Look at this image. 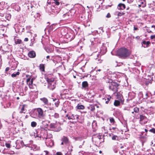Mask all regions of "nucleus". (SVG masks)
Returning <instances> with one entry per match:
<instances>
[{
	"label": "nucleus",
	"instance_id": "obj_38",
	"mask_svg": "<svg viewBox=\"0 0 155 155\" xmlns=\"http://www.w3.org/2000/svg\"><path fill=\"white\" fill-rule=\"evenodd\" d=\"M75 115L74 114H72L71 116L72 117V119L75 120Z\"/></svg>",
	"mask_w": 155,
	"mask_h": 155
},
{
	"label": "nucleus",
	"instance_id": "obj_19",
	"mask_svg": "<svg viewBox=\"0 0 155 155\" xmlns=\"http://www.w3.org/2000/svg\"><path fill=\"white\" fill-rule=\"evenodd\" d=\"M47 81H48V84H51L52 82H54V80L53 78L49 79L48 78L47 79Z\"/></svg>",
	"mask_w": 155,
	"mask_h": 155
},
{
	"label": "nucleus",
	"instance_id": "obj_60",
	"mask_svg": "<svg viewBox=\"0 0 155 155\" xmlns=\"http://www.w3.org/2000/svg\"><path fill=\"white\" fill-rule=\"evenodd\" d=\"M64 143L63 142V141H62V142H61V145H63L64 144Z\"/></svg>",
	"mask_w": 155,
	"mask_h": 155
},
{
	"label": "nucleus",
	"instance_id": "obj_8",
	"mask_svg": "<svg viewBox=\"0 0 155 155\" xmlns=\"http://www.w3.org/2000/svg\"><path fill=\"white\" fill-rule=\"evenodd\" d=\"M71 16L70 13L68 12L64 14L63 15V17L64 20H68L71 18Z\"/></svg>",
	"mask_w": 155,
	"mask_h": 155
},
{
	"label": "nucleus",
	"instance_id": "obj_30",
	"mask_svg": "<svg viewBox=\"0 0 155 155\" xmlns=\"http://www.w3.org/2000/svg\"><path fill=\"white\" fill-rule=\"evenodd\" d=\"M15 43L16 44H20L21 42V41L20 39L15 40Z\"/></svg>",
	"mask_w": 155,
	"mask_h": 155
},
{
	"label": "nucleus",
	"instance_id": "obj_10",
	"mask_svg": "<svg viewBox=\"0 0 155 155\" xmlns=\"http://www.w3.org/2000/svg\"><path fill=\"white\" fill-rule=\"evenodd\" d=\"M55 82H52L51 84L48 85V87L50 90H53L55 88Z\"/></svg>",
	"mask_w": 155,
	"mask_h": 155
},
{
	"label": "nucleus",
	"instance_id": "obj_22",
	"mask_svg": "<svg viewBox=\"0 0 155 155\" xmlns=\"http://www.w3.org/2000/svg\"><path fill=\"white\" fill-rule=\"evenodd\" d=\"M119 138L116 135H113L111 137V139L113 140H119Z\"/></svg>",
	"mask_w": 155,
	"mask_h": 155
},
{
	"label": "nucleus",
	"instance_id": "obj_21",
	"mask_svg": "<svg viewBox=\"0 0 155 155\" xmlns=\"http://www.w3.org/2000/svg\"><path fill=\"white\" fill-rule=\"evenodd\" d=\"M88 108L91 111H93L95 110V106L94 105H91L88 107Z\"/></svg>",
	"mask_w": 155,
	"mask_h": 155
},
{
	"label": "nucleus",
	"instance_id": "obj_61",
	"mask_svg": "<svg viewBox=\"0 0 155 155\" xmlns=\"http://www.w3.org/2000/svg\"><path fill=\"white\" fill-rule=\"evenodd\" d=\"M50 58V56H47V57H46V58Z\"/></svg>",
	"mask_w": 155,
	"mask_h": 155
},
{
	"label": "nucleus",
	"instance_id": "obj_59",
	"mask_svg": "<svg viewBox=\"0 0 155 155\" xmlns=\"http://www.w3.org/2000/svg\"><path fill=\"white\" fill-rule=\"evenodd\" d=\"M58 100L57 99H53V101H57V100L58 101Z\"/></svg>",
	"mask_w": 155,
	"mask_h": 155
},
{
	"label": "nucleus",
	"instance_id": "obj_54",
	"mask_svg": "<svg viewBox=\"0 0 155 155\" xmlns=\"http://www.w3.org/2000/svg\"><path fill=\"white\" fill-rule=\"evenodd\" d=\"M9 69V68H6L5 69V71H8Z\"/></svg>",
	"mask_w": 155,
	"mask_h": 155
},
{
	"label": "nucleus",
	"instance_id": "obj_18",
	"mask_svg": "<svg viewBox=\"0 0 155 155\" xmlns=\"http://www.w3.org/2000/svg\"><path fill=\"white\" fill-rule=\"evenodd\" d=\"M50 110H51V111L49 112V116L51 117H52L53 116L54 114L55 113L54 110L53 109H50Z\"/></svg>",
	"mask_w": 155,
	"mask_h": 155
},
{
	"label": "nucleus",
	"instance_id": "obj_37",
	"mask_svg": "<svg viewBox=\"0 0 155 155\" xmlns=\"http://www.w3.org/2000/svg\"><path fill=\"white\" fill-rule=\"evenodd\" d=\"M111 98V97H107L106 98H105L104 99L105 101H106V100L107 99V101H110V99Z\"/></svg>",
	"mask_w": 155,
	"mask_h": 155
},
{
	"label": "nucleus",
	"instance_id": "obj_34",
	"mask_svg": "<svg viewBox=\"0 0 155 155\" xmlns=\"http://www.w3.org/2000/svg\"><path fill=\"white\" fill-rule=\"evenodd\" d=\"M59 103L60 102H59V101L58 100V101H57L55 103H54V104H55V106L57 107H58V106L59 105Z\"/></svg>",
	"mask_w": 155,
	"mask_h": 155
},
{
	"label": "nucleus",
	"instance_id": "obj_31",
	"mask_svg": "<svg viewBox=\"0 0 155 155\" xmlns=\"http://www.w3.org/2000/svg\"><path fill=\"white\" fill-rule=\"evenodd\" d=\"M59 0H54V3H55V4L57 5H59L60 2H59Z\"/></svg>",
	"mask_w": 155,
	"mask_h": 155
},
{
	"label": "nucleus",
	"instance_id": "obj_64",
	"mask_svg": "<svg viewBox=\"0 0 155 155\" xmlns=\"http://www.w3.org/2000/svg\"><path fill=\"white\" fill-rule=\"evenodd\" d=\"M101 71V69H98V70H97V71Z\"/></svg>",
	"mask_w": 155,
	"mask_h": 155
},
{
	"label": "nucleus",
	"instance_id": "obj_28",
	"mask_svg": "<svg viewBox=\"0 0 155 155\" xmlns=\"http://www.w3.org/2000/svg\"><path fill=\"white\" fill-rule=\"evenodd\" d=\"M59 117V115L58 113H55L54 114L53 116L52 117H54L55 118H58Z\"/></svg>",
	"mask_w": 155,
	"mask_h": 155
},
{
	"label": "nucleus",
	"instance_id": "obj_55",
	"mask_svg": "<svg viewBox=\"0 0 155 155\" xmlns=\"http://www.w3.org/2000/svg\"><path fill=\"white\" fill-rule=\"evenodd\" d=\"M144 131H145V132H146V133H147L148 132V130L147 129H145Z\"/></svg>",
	"mask_w": 155,
	"mask_h": 155
},
{
	"label": "nucleus",
	"instance_id": "obj_63",
	"mask_svg": "<svg viewBox=\"0 0 155 155\" xmlns=\"http://www.w3.org/2000/svg\"><path fill=\"white\" fill-rule=\"evenodd\" d=\"M66 117L68 118V117H69L68 115V114L66 115Z\"/></svg>",
	"mask_w": 155,
	"mask_h": 155
},
{
	"label": "nucleus",
	"instance_id": "obj_15",
	"mask_svg": "<svg viewBox=\"0 0 155 155\" xmlns=\"http://www.w3.org/2000/svg\"><path fill=\"white\" fill-rule=\"evenodd\" d=\"M26 106V105L24 104L22 105V108L21 109V111H20V113H25L26 110L25 109V108Z\"/></svg>",
	"mask_w": 155,
	"mask_h": 155
},
{
	"label": "nucleus",
	"instance_id": "obj_24",
	"mask_svg": "<svg viewBox=\"0 0 155 155\" xmlns=\"http://www.w3.org/2000/svg\"><path fill=\"white\" fill-rule=\"evenodd\" d=\"M15 9V10L19 12L20 10V8L18 5H16L14 7Z\"/></svg>",
	"mask_w": 155,
	"mask_h": 155
},
{
	"label": "nucleus",
	"instance_id": "obj_3",
	"mask_svg": "<svg viewBox=\"0 0 155 155\" xmlns=\"http://www.w3.org/2000/svg\"><path fill=\"white\" fill-rule=\"evenodd\" d=\"M118 84L117 83L115 82H112L110 85L109 86V88L114 92H116L117 91V87Z\"/></svg>",
	"mask_w": 155,
	"mask_h": 155
},
{
	"label": "nucleus",
	"instance_id": "obj_36",
	"mask_svg": "<svg viewBox=\"0 0 155 155\" xmlns=\"http://www.w3.org/2000/svg\"><path fill=\"white\" fill-rule=\"evenodd\" d=\"M5 146L7 148H10V145L8 143H6Z\"/></svg>",
	"mask_w": 155,
	"mask_h": 155
},
{
	"label": "nucleus",
	"instance_id": "obj_26",
	"mask_svg": "<svg viewBox=\"0 0 155 155\" xmlns=\"http://www.w3.org/2000/svg\"><path fill=\"white\" fill-rule=\"evenodd\" d=\"M40 69L42 71H44L45 70V67L43 64H40Z\"/></svg>",
	"mask_w": 155,
	"mask_h": 155
},
{
	"label": "nucleus",
	"instance_id": "obj_42",
	"mask_svg": "<svg viewBox=\"0 0 155 155\" xmlns=\"http://www.w3.org/2000/svg\"><path fill=\"white\" fill-rule=\"evenodd\" d=\"M124 14V13H120V12H119L118 13V16H122V15H123Z\"/></svg>",
	"mask_w": 155,
	"mask_h": 155
},
{
	"label": "nucleus",
	"instance_id": "obj_25",
	"mask_svg": "<svg viewBox=\"0 0 155 155\" xmlns=\"http://www.w3.org/2000/svg\"><path fill=\"white\" fill-rule=\"evenodd\" d=\"M19 74H20L19 72H17L15 73H14L12 74L11 75V76L13 78L17 76V75H19Z\"/></svg>",
	"mask_w": 155,
	"mask_h": 155
},
{
	"label": "nucleus",
	"instance_id": "obj_39",
	"mask_svg": "<svg viewBox=\"0 0 155 155\" xmlns=\"http://www.w3.org/2000/svg\"><path fill=\"white\" fill-rule=\"evenodd\" d=\"M75 119H76L77 120H78L80 119L79 118V116L77 114L75 115Z\"/></svg>",
	"mask_w": 155,
	"mask_h": 155
},
{
	"label": "nucleus",
	"instance_id": "obj_11",
	"mask_svg": "<svg viewBox=\"0 0 155 155\" xmlns=\"http://www.w3.org/2000/svg\"><path fill=\"white\" fill-rule=\"evenodd\" d=\"M82 89H85L87 88L88 87V84L87 81H84L82 82Z\"/></svg>",
	"mask_w": 155,
	"mask_h": 155
},
{
	"label": "nucleus",
	"instance_id": "obj_35",
	"mask_svg": "<svg viewBox=\"0 0 155 155\" xmlns=\"http://www.w3.org/2000/svg\"><path fill=\"white\" fill-rule=\"evenodd\" d=\"M149 131L150 132H151L153 133H155V129L154 128H153L151 129H150L149 130Z\"/></svg>",
	"mask_w": 155,
	"mask_h": 155
},
{
	"label": "nucleus",
	"instance_id": "obj_44",
	"mask_svg": "<svg viewBox=\"0 0 155 155\" xmlns=\"http://www.w3.org/2000/svg\"><path fill=\"white\" fill-rule=\"evenodd\" d=\"M62 153L61 152H58L56 153V155H62Z\"/></svg>",
	"mask_w": 155,
	"mask_h": 155
},
{
	"label": "nucleus",
	"instance_id": "obj_58",
	"mask_svg": "<svg viewBox=\"0 0 155 155\" xmlns=\"http://www.w3.org/2000/svg\"><path fill=\"white\" fill-rule=\"evenodd\" d=\"M109 101L107 100L105 101V103L106 104H107L108 103Z\"/></svg>",
	"mask_w": 155,
	"mask_h": 155
},
{
	"label": "nucleus",
	"instance_id": "obj_23",
	"mask_svg": "<svg viewBox=\"0 0 155 155\" xmlns=\"http://www.w3.org/2000/svg\"><path fill=\"white\" fill-rule=\"evenodd\" d=\"M29 144H28L27 146H28V145ZM29 147H31V149L33 150H36L37 149V146L35 145H31V146H30V145L28 146Z\"/></svg>",
	"mask_w": 155,
	"mask_h": 155
},
{
	"label": "nucleus",
	"instance_id": "obj_53",
	"mask_svg": "<svg viewBox=\"0 0 155 155\" xmlns=\"http://www.w3.org/2000/svg\"><path fill=\"white\" fill-rule=\"evenodd\" d=\"M134 30H136L138 29L137 28H136L135 27H134Z\"/></svg>",
	"mask_w": 155,
	"mask_h": 155
},
{
	"label": "nucleus",
	"instance_id": "obj_17",
	"mask_svg": "<svg viewBox=\"0 0 155 155\" xmlns=\"http://www.w3.org/2000/svg\"><path fill=\"white\" fill-rule=\"evenodd\" d=\"M40 100L43 102L45 104H47L48 103L47 99L45 98L44 97L41 98L40 99Z\"/></svg>",
	"mask_w": 155,
	"mask_h": 155
},
{
	"label": "nucleus",
	"instance_id": "obj_1",
	"mask_svg": "<svg viewBox=\"0 0 155 155\" xmlns=\"http://www.w3.org/2000/svg\"><path fill=\"white\" fill-rule=\"evenodd\" d=\"M117 55L120 58L126 59L130 54V52L127 49L125 48H122L119 49L117 52Z\"/></svg>",
	"mask_w": 155,
	"mask_h": 155
},
{
	"label": "nucleus",
	"instance_id": "obj_51",
	"mask_svg": "<svg viewBox=\"0 0 155 155\" xmlns=\"http://www.w3.org/2000/svg\"><path fill=\"white\" fill-rule=\"evenodd\" d=\"M127 2L129 3H131L133 1L132 0H127Z\"/></svg>",
	"mask_w": 155,
	"mask_h": 155
},
{
	"label": "nucleus",
	"instance_id": "obj_29",
	"mask_svg": "<svg viewBox=\"0 0 155 155\" xmlns=\"http://www.w3.org/2000/svg\"><path fill=\"white\" fill-rule=\"evenodd\" d=\"M31 125L32 127H35L37 125V123L35 121H32L31 122Z\"/></svg>",
	"mask_w": 155,
	"mask_h": 155
},
{
	"label": "nucleus",
	"instance_id": "obj_48",
	"mask_svg": "<svg viewBox=\"0 0 155 155\" xmlns=\"http://www.w3.org/2000/svg\"><path fill=\"white\" fill-rule=\"evenodd\" d=\"M116 129H117V128L116 127H112L110 129V130H111L112 129L113 130H116Z\"/></svg>",
	"mask_w": 155,
	"mask_h": 155
},
{
	"label": "nucleus",
	"instance_id": "obj_56",
	"mask_svg": "<svg viewBox=\"0 0 155 155\" xmlns=\"http://www.w3.org/2000/svg\"><path fill=\"white\" fill-rule=\"evenodd\" d=\"M151 27L152 28H154L155 29V25H152Z\"/></svg>",
	"mask_w": 155,
	"mask_h": 155
},
{
	"label": "nucleus",
	"instance_id": "obj_2",
	"mask_svg": "<svg viewBox=\"0 0 155 155\" xmlns=\"http://www.w3.org/2000/svg\"><path fill=\"white\" fill-rule=\"evenodd\" d=\"M32 115L41 119H44L46 116L44 112L42 109L40 108L35 109Z\"/></svg>",
	"mask_w": 155,
	"mask_h": 155
},
{
	"label": "nucleus",
	"instance_id": "obj_14",
	"mask_svg": "<svg viewBox=\"0 0 155 155\" xmlns=\"http://www.w3.org/2000/svg\"><path fill=\"white\" fill-rule=\"evenodd\" d=\"M150 41H143L142 42V46H143V45H144L146 46H144V48L147 47L150 44Z\"/></svg>",
	"mask_w": 155,
	"mask_h": 155
},
{
	"label": "nucleus",
	"instance_id": "obj_5",
	"mask_svg": "<svg viewBox=\"0 0 155 155\" xmlns=\"http://www.w3.org/2000/svg\"><path fill=\"white\" fill-rule=\"evenodd\" d=\"M147 119L145 116L143 115H140V123L141 124H144L147 123Z\"/></svg>",
	"mask_w": 155,
	"mask_h": 155
},
{
	"label": "nucleus",
	"instance_id": "obj_32",
	"mask_svg": "<svg viewBox=\"0 0 155 155\" xmlns=\"http://www.w3.org/2000/svg\"><path fill=\"white\" fill-rule=\"evenodd\" d=\"M50 126L51 128H54L55 127V125L54 124H50Z\"/></svg>",
	"mask_w": 155,
	"mask_h": 155
},
{
	"label": "nucleus",
	"instance_id": "obj_62",
	"mask_svg": "<svg viewBox=\"0 0 155 155\" xmlns=\"http://www.w3.org/2000/svg\"><path fill=\"white\" fill-rule=\"evenodd\" d=\"M30 144H31L32 143L33 141L32 140H31V141H30Z\"/></svg>",
	"mask_w": 155,
	"mask_h": 155
},
{
	"label": "nucleus",
	"instance_id": "obj_45",
	"mask_svg": "<svg viewBox=\"0 0 155 155\" xmlns=\"http://www.w3.org/2000/svg\"><path fill=\"white\" fill-rule=\"evenodd\" d=\"M148 97V93H146L145 94V97H144V99H147Z\"/></svg>",
	"mask_w": 155,
	"mask_h": 155
},
{
	"label": "nucleus",
	"instance_id": "obj_16",
	"mask_svg": "<svg viewBox=\"0 0 155 155\" xmlns=\"http://www.w3.org/2000/svg\"><path fill=\"white\" fill-rule=\"evenodd\" d=\"M84 108L85 107L84 105L80 104H78L76 106V108L78 109L83 110Z\"/></svg>",
	"mask_w": 155,
	"mask_h": 155
},
{
	"label": "nucleus",
	"instance_id": "obj_13",
	"mask_svg": "<svg viewBox=\"0 0 155 155\" xmlns=\"http://www.w3.org/2000/svg\"><path fill=\"white\" fill-rule=\"evenodd\" d=\"M125 8V5L124 4L120 3L118 5L117 8L118 9L123 10Z\"/></svg>",
	"mask_w": 155,
	"mask_h": 155
},
{
	"label": "nucleus",
	"instance_id": "obj_6",
	"mask_svg": "<svg viewBox=\"0 0 155 155\" xmlns=\"http://www.w3.org/2000/svg\"><path fill=\"white\" fill-rule=\"evenodd\" d=\"M107 51V48L104 45H102L100 49V54L98 55L99 56L104 54Z\"/></svg>",
	"mask_w": 155,
	"mask_h": 155
},
{
	"label": "nucleus",
	"instance_id": "obj_43",
	"mask_svg": "<svg viewBox=\"0 0 155 155\" xmlns=\"http://www.w3.org/2000/svg\"><path fill=\"white\" fill-rule=\"evenodd\" d=\"M106 17L108 18H110V15L109 13H108L106 16Z\"/></svg>",
	"mask_w": 155,
	"mask_h": 155
},
{
	"label": "nucleus",
	"instance_id": "obj_46",
	"mask_svg": "<svg viewBox=\"0 0 155 155\" xmlns=\"http://www.w3.org/2000/svg\"><path fill=\"white\" fill-rule=\"evenodd\" d=\"M41 135H40V136H39L37 134L35 135V134L34 135V136L35 137H41Z\"/></svg>",
	"mask_w": 155,
	"mask_h": 155
},
{
	"label": "nucleus",
	"instance_id": "obj_27",
	"mask_svg": "<svg viewBox=\"0 0 155 155\" xmlns=\"http://www.w3.org/2000/svg\"><path fill=\"white\" fill-rule=\"evenodd\" d=\"M139 108L137 107H135L134 108V111L135 113H137L139 111Z\"/></svg>",
	"mask_w": 155,
	"mask_h": 155
},
{
	"label": "nucleus",
	"instance_id": "obj_41",
	"mask_svg": "<svg viewBox=\"0 0 155 155\" xmlns=\"http://www.w3.org/2000/svg\"><path fill=\"white\" fill-rule=\"evenodd\" d=\"M46 51L48 53H51L52 51V50L48 49L46 50Z\"/></svg>",
	"mask_w": 155,
	"mask_h": 155
},
{
	"label": "nucleus",
	"instance_id": "obj_40",
	"mask_svg": "<svg viewBox=\"0 0 155 155\" xmlns=\"http://www.w3.org/2000/svg\"><path fill=\"white\" fill-rule=\"evenodd\" d=\"M150 38L151 39H154L155 41V35H151L150 36Z\"/></svg>",
	"mask_w": 155,
	"mask_h": 155
},
{
	"label": "nucleus",
	"instance_id": "obj_20",
	"mask_svg": "<svg viewBox=\"0 0 155 155\" xmlns=\"http://www.w3.org/2000/svg\"><path fill=\"white\" fill-rule=\"evenodd\" d=\"M120 103L119 101L115 100L114 103V105L115 106H118L120 105Z\"/></svg>",
	"mask_w": 155,
	"mask_h": 155
},
{
	"label": "nucleus",
	"instance_id": "obj_4",
	"mask_svg": "<svg viewBox=\"0 0 155 155\" xmlns=\"http://www.w3.org/2000/svg\"><path fill=\"white\" fill-rule=\"evenodd\" d=\"M45 143L48 147H51L54 145V142L50 138H45Z\"/></svg>",
	"mask_w": 155,
	"mask_h": 155
},
{
	"label": "nucleus",
	"instance_id": "obj_9",
	"mask_svg": "<svg viewBox=\"0 0 155 155\" xmlns=\"http://www.w3.org/2000/svg\"><path fill=\"white\" fill-rule=\"evenodd\" d=\"M28 56L31 58H34L36 56V53L34 51H30L28 54Z\"/></svg>",
	"mask_w": 155,
	"mask_h": 155
},
{
	"label": "nucleus",
	"instance_id": "obj_47",
	"mask_svg": "<svg viewBox=\"0 0 155 155\" xmlns=\"http://www.w3.org/2000/svg\"><path fill=\"white\" fill-rule=\"evenodd\" d=\"M102 136H101L100 135H99V136H97V138L98 139H101V137H102Z\"/></svg>",
	"mask_w": 155,
	"mask_h": 155
},
{
	"label": "nucleus",
	"instance_id": "obj_50",
	"mask_svg": "<svg viewBox=\"0 0 155 155\" xmlns=\"http://www.w3.org/2000/svg\"><path fill=\"white\" fill-rule=\"evenodd\" d=\"M70 147H71V148H70V150L69 149V150H70L71 151L72 150V146H69L68 147V148L69 149Z\"/></svg>",
	"mask_w": 155,
	"mask_h": 155
},
{
	"label": "nucleus",
	"instance_id": "obj_57",
	"mask_svg": "<svg viewBox=\"0 0 155 155\" xmlns=\"http://www.w3.org/2000/svg\"><path fill=\"white\" fill-rule=\"evenodd\" d=\"M114 152L115 153H117V150H114Z\"/></svg>",
	"mask_w": 155,
	"mask_h": 155
},
{
	"label": "nucleus",
	"instance_id": "obj_12",
	"mask_svg": "<svg viewBox=\"0 0 155 155\" xmlns=\"http://www.w3.org/2000/svg\"><path fill=\"white\" fill-rule=\"evenodd\" d=\"M61 140L63 141L65 144H67L68 143L69 141L68 138L65 136H63L61 139Z\"/></svg>",
	"mask_w": 155,
	"mask_h": 155
},
{
	"label": "nucleus",
	"instance_id": "obj_49",
	"mask_svg": "<svg viewBox=\"0 0 155 155\" xmlns=\"http://www.w3.org/2000/svg\"><path fill=\"white\" fill-rule=\"evenodd\" d=\"M28 38H25L24 39V41H28Z\"/></svg>",
	"mask_w": 155,
	"mask_h": 155
},
{
	"label": "nucleus",
	"instance_id": "obj_7",
	"mask_svg": "<svg viewBox=\"0 0 155 155\" xmlns=\"http://www.w3.org/2000/svg\"><path fill=\"white\" fill-rule=\"evenodd\" d=\"M33 78L31 80L30 78H28L26 81L27 84L28 85L29 87L30 88H32V84H33Z\"/></svg>",
	"mask_w": 155,
	"mask_h": 155
},
{
	"label": "nucleus",
	"instance_id": "obj_33",
	"mask_svg": "<svg viewBox=\"0 0 155 155\" xmlns=\"http://www.w3.org/2000/svg\"><path fill=\"white\" fill-rule=\"evenodd\" d=\"M110 121L111 123L113 124L114 122V120L113 118H110Z\"/></svg>",
	"mask_w": 155,
	"mask_h": 155
},
{
	"label": "nucleus",
	"instance_id": "obj_52",
	"mask_svg": "<svg viewBox=\"0 0 155 155\" xmlns=\"http://www.w3.org/2000/svg\"><path fill=\"white\" fill-rule=\"evenodd\" d=\"M69 120L72 119L71 116H69L68 118Z\"/></svg>",
	"mask_w": 155,
	"mask_h": 155
}]
</instances>
